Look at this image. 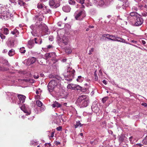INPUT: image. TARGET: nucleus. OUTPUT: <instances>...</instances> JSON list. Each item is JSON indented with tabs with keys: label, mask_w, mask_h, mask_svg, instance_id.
Listing matches in <instances>:
<instances>
[{
	"label": "nucleus",
	"mask_w": 147,
	"mask_h": 147,
	"mask_svg": "<svg viewBox=\"0 0 147 147\" xmlns=\"http://www.w3.org/2000/svg\"><path fill=\"white\" fill-rule=\"evenodd\" d=\"M49 40L50 41H52L53 40V38L52 36H49Z\"/></svg>",
	"instance_id": "52"
},
{
	"label": "nucleus",
	"mask_w": 147,
	"mask_h": 147,
	"mask_svg": "<svg viewBox=\"0 0 147 147\" xmlns=\"http://www.w3.org/2000/svg\"><path fill=\"white\" fill-rule=\"evenodd\" d=\"M132 10L133 11H137V8L135 7H133L132 9Z\"/></svg>",
	"instance_id": "51"
},
{
	"label": "nucleus",
	"mask_w": 147,
	"mask_h": 147,
	"mask_svg": "<svg viewBox=\"0 0 147 147\" xmlns=\"http://www.w3.org/2000/svg\"><path fill=\"white\" fill-rule=\"evenodd\" d=\"M65 51L66 52V53H68V54L70 53L71 52V51L70 50H69V51L67 50H66Z\"/></svg>",
	"instance_id": "53"
},
{
	"label": "nucleus",
	"mask_w": 147,
	"mask_h": 147,
	"mask_svg": "<svg viewBox=\"0 0 147 147\" xmlns=\"http://www.w3.org/2000/svg\"><path fill=\"white\" fill-rule=\"evenodd\" d=\"M34 40V41H35V43H36V44H38V42L36 41L37 40V38H35Z\"/></svg>",
	"instance_id": "56"
},
{
	"label": "nucleus",
	"mask_w": 147,
	"mask_h": 147,
	"mask_svg": "<svg viewBox=\"0 0 147 147\" xmlns=\"http://www.w3.org/2000/svg\"><path fill=\"white\" fill-rule=\"evenodd\" d=\"M102 36L103 37H105L108 39L110 40H112V35H110L108 34H103Z\"/></svg>",
	"instance_id": "21"
},
{
	"label": "nucleus",
	"mask_w": 147,
	"mask_h": 147,
	"mask_svg": "<svg viewBox=\"0 0 147 147\" xmlns=\"http://www.w3.org/2000/svg\"><path fill=\"white\" fill-rule=\"evenodd\" d=\"M75 73V70L72 69L69 65L67 67V70H65L63 74L65 80L67 81H72L74 78Z\"/></svg>",
	"instance_id": "3"
},
{
	"label": "nucleus",
	"mask_w": 147,
	"mask_h": 147,
	"mask_svg": "<svg viewBox=\"0 0 147 147\" xmlns=\"http://www.w3.org/2000/svg\"><path fill=\"white\" fill-rule=\"evenodd\" d=\"M95 141V140H94V142H93V141H91V142H90V144H92V145L94 143V144H96V143L95 142H94V141Z\"/></svg>",
	"instance_id": "60"
},
{
	"label": "nucleus",
	"mask_w": 147,
	"mask_h": 147,
	"mask_svg": "<svg viewBox=\"0 0 147 147\" xmlns=\"http://www.w3.org/2000/svg\"><path fill=\"white\" fill-rule=\"evenodd\" d=\"M74 90H80L81 91H82V87H81L80 86L78 85H77L76 84H75V86L74 87Z\"/></svg>",
	"instance_id": "25"
},
{
	"label": "nucleus",
	"mask_w": 147,
	"mask_h": 147,
	"mask_svg": "<svg viewBox=\"0 0 147 147\" xmlns=\"http://www.w3.org/2000/svg\"><path fill=\"white\" fill-rule=\"evenodd\" d=\"M142 42L144 45L146 43V42L144 40H142Z\"/></svg>",
	"instance_id": "61"
},
{
	"label": "nucleus",
	"mask_w": 147,
	"mask_h": 147,
	"mask_svg": "<svg viewBox=\"0 0 147 147\" xmlns=\"http://www.w3.org/2000/svg\"><path fill=\"white\" fill-rule=\"evenodd\" d=\"M20 108L22 110L27 114V115H29L30 113V111L29 109L25 107L24 105H22V106L20 107Z\"/></svg>",
	"instance_id": "15"
},
{
	"label": "nucleus",
	"mask_w": 147,
	"mask_h": 147,
	"mask_svg": "<svg viewBox=\"0 0 147 147\" xmlns=\"http://www.w3.org/2000/svg\"><path fill=\"white\" fill-rule=\"evenodd\" d=\"M11 15V13L7 12L4 9H3L1 10L0 18L2 19L3 20H6L10 18Z\"/></svg>",
	"instance_id": "6"
},
{
	"label": "nucleus",
	"mask_w": 147,
	"mask_h": 147,
	"mask_svg": "<svg viewBox=\"0 0 147 147\" xmlns=\"http://www.w3.org/2000/svg\"><path fill=\"white\" fill-rule=\"evenodd\" d=\"M142 143L145 144H147V136H146L145 138L142 141Z\"/></svg>",
	"instance_id": "36"
},
{
	"label": "nucleus",
	"mask_w": 147,
	"mask_h": 147,
	"mask_svg": "<svg viewBox=\"0 0 147 147\" xmlns=\"http://www.w3.org/2000/svg\"><path fill=\"white\" fill-rule=\"evenodd\" d=\"M102 83L105 85H106L107 84V82L105 80H104L102 81Z\"/></svg>",
	"instance_id": "55"
},
{
	"label": "nucleus",
	"mask_w": 147,
	"mask_h": 147,
	"mask_svg": "<svg viewBox=\"0 0 147 147\" xmlns=\"http://www.w3.org/2000/svg\"><path fill=\"white\" fill-rule=\"evenodd\" d=\"M57 131H60L62 129V127L61 126H59L57 128Z\"/></svg>",
	"instance_id": "50"
},
{
	"label": "nucleus",
	"mask_w": 147,
	"mask_h": 147,
	"mask_svg": "<svg viewBox=\"0 0 147 147\" xmlns=\"http://www.w3.org/2000/svg\"><path fill=\"white\" fill-rule=\"evenodd\" d=\"M108 97H105L102 99V101L103 103H105L106 101L108 99Z\"/></svg>",
	"instance_id": "39"
},
{
	"label": "nucleus",
	"mask_w": 147,
	"mask_h": 147,
	"mask_svg": "<svg viewBox=\"0 0 147 147\" xmlns=\"http://www.w3.org/2000/svg\"><path fill=\"white\" fill-rule=\"evenodd\" d=\"M115 40H116V41L121 42L122 43H125L126 44H129L130 45H132L134 47H137L138 49H142V48H141V47H140L138 46H137L135 45L132 44L130 43L129 42H126L125 41V39H124L122 38H121L120 37H119L117 40V39Z\"/></svg>",
	"instance_id": "9"
},
{
	"label": "nucleus",
	"mask_w": 147,
	"mask_h": 147,
	"mask_svg": "<svg viewBox=\"0 0 147 147\" xmlns=\"http://www.w3.org/2000/svg\"><path fill=\"white\" fill-rule=\"evenodd\" d=\"M15 54V51L14 49H11L8 52V55L10 57L13 56Z\"/></svg>",
	"instance_id": "23"
},
{
	"label": "nucleus",
	"mask_w": 147,
	"mask_h": 147,
	"mask_svg": "<svg viewBox=\"0 0 147 147\" xmlns=\"http://www.w3.org/2000/svg\"><path fill=\"white\" fill-rule=\"evenodd\" d=\"M87 1L88 3L86 4V6L87 7H89L90 6L92 5L91 3H88L89 2V0H87Z\"/></svg>",
	"instance_id": "44"
},
{
	"label": "nucleus",
	"mask_w": 147,
	"mask_h": 147,
	"mask_svg": "<svg viewBox=\"0 0 147 147\" xmlns=\"http://www.w3.org/2000/svg\"><path fill=\"white\" fill-rule=\"evenodd\" d=\"M82 125L81 124L80 121H77L76 124L74 125L75 127V128H77L78 127H81Z\"/></svg>",
	"instance_id": "26"
},
{
	"label": "nucleus",
	"mask_w": 147,
	"mask_h": 147,
	"mask_svg": "<svg viewBox=\"0 0 147 147\" xmlns=\"http://www.w3.org/2000/svg\"><path fill=\"white\" fill-rule=\"evenodd\" d=\"M7 44L9 47L11 48L13 46L14 43L13 41H11L8 40L7 42Z\"/></svg>",
	"instance_id": "22"
},
{
	"label": "nucleus",
	"mask_w": 147,
	"mask_h": 147,
	"mask_svg": "<svg viewBox=\"0 0 147 147\" xmlns=\"http://www.w3.org/2000/svg\"><path fill=\"white\" fill-rule=\"evenodd\" d=\"M76 19L78 20H82L86 16L85 11L83 10L79 12L76 11L74 14Z\"/></svg>",
	"instance_id": "5"
},
{
	"label": "nucleus",
	"mask_w": 147,
	"mask_h": 147,
	"mask_svg": "<svg viewBox=\"0 0 147 147\" xmlns=\"http://www.w3.org/2000/svg\"><path fill=\"white\" fill-rule=\"evenodd\" d=\"M26 51L25 48L22 47L20 49V52L22 53H24Z\"/></svg>",
	"instance_id": "31"
},
{
	"label": "nucleus",
	"mask_w": 147,
	"mask_h": 147,
	"mask_svg": "<svg viewBox=\"0 0 147 147\" xmlns=\"http://www.w3.org/2000/svg\"><path fill=\"white\" fill-rule=\"evenodd\" d=\"M61 105L60 104L56 101L54 102L52 105V106L53 107L56 108L60 107H61Z\"/></svg>",
	"instance_id": "19"
},
{
	"label": "nucleus",
	"mask_w": 147,
	"mask_h": 147,
	"mask_svg": "<svg viewBox=\"0 0 147 147\" xmlns=\"http://www.w3.org/2000/svg\"><path fill=\"white\" fill-rule=\"evenodd\" d=\"M34 78H35V79H37L38 78L39 76H36L35 75H34Z\"/></svg>",
	"instance_id": "63"
},
{
	"label": "nucleus",
	"mask_w": 147,
	"mask_h": 147,
	"mask_svg": "<svg viewBox=\"0 0 147 147\" xmlns=\"http://www.w3.org/2000/svg\"><path fill=\"white\" fill-rule=\"evenodd\" d=\"M7 50L6 49H4L3 51V53H7Z\"/></svg>",
	"instance_id": "59"
},
{
	"label": "nucleus",
	"mask_w": 147,
	"mask_h": 147,
	"mask_svg": "<svg viewBox=\"0 0 147 147\" xmlns=\"http://www.w3.org/2000/svg\"><path fill=\"white\" fill-rule=\"evenodd\" d=\"M57 85V83L55 80L51 81L49 83L47 87L50 92H52L55 86Z\"/></svg>",
	"instance_id": "7"
},
{
	"label": "nucleus",
	"mask_w": 147,
	"mask_h": 147,
	"mask_svg": "<svg viewBox=\"0 0 147 147\" xmlns=\"http://www.w3.org/2000/svg\"><path fill=\"white\" fill-rule=\"evenodd\" d=\"M68 2L70 5H74L75 3V1L74 0H69Z\"/></svg>",
	"instance_id": "37"
},
{
	"label": "nucleus",
	"mask_w": 147,
	"mask_h": 147,
	"mask_svg": "<svg viewBox=\"0 0 147 147\" xmlns=\"http://www.w3.org/2000/svg\"><path fill=\"white\" fill-rule=\"evenodd\" d=\"M71 8L68 5L64 6L62 8L63 10L65 12H69L71 10Z\"/></svg>",
	"instance_id": "18"
},
{
	"label": "nucleus",
	"mask_w": 147,
	"mask_h": 147,
	"mask_svg": "<svg viewBox=\"0 0 147 147\" xmlns=\"http://www.w3.org/2000/svg\"><path fill=\"white\" fill-rule=\"evenodd\" d=\"M37 7L38 9H45L44 8V5H43L41 3H38L37 5Z\"/></svg>",
	"instance_id": "32"
},
{
	"label": "nucleus",
	"mask_w": 147,
	"mask_h": 147,
	"mask_svg": "<svg viewBox=\"0 0 147 147\" xmlns=\"http://www.w3.org/2000/svg\"><path fill=\"white\" fill-rule=\"evenodd\" d=\"M125 137V136L123 135H121V136L119 137V140L121 142H122L124 140V138Z\"/></svg>",
	"instance_id": "34"
},
{
	"label": "nucleus",
	"mask_w": 147,
	"mask_h": 147,
	"mask_svg": "<svg viewBox=\"0 0 147 147\" xmlns=\"http://www.w3.org/2000/svg\"><path fill=\"white\" fill-rule=\"evenodd\" d=\"M143 145L141 143L137 144H136L134 145V146H138L140 147H141Z\"/></svg>",
	"instance_id": "49"
},
{
	"label": "nucleus",
	"mask_w": 147,
	"mask_h": 147,
	"mask_svg": "<svg viewBox=\"0 0 147 147\" xmlns=\"http://www.w3.org/2000/svg\"><path fill=\"white\" fill-rule=\"evenodd\" d=\"M119 37L116 35H112V40L113 41H116V40H117Z\"/></svg>",
	"instance_id": "35"
},
{
	"label": "nucleus",
	"mask_w": 147,
	"mask_h": 147,
	"mask_svg": "<svg viewBox=\"0 0 147 147\" xmlns=\"http://www.w3.org/2000/svg\"><path fill=\"white\" fill-rule=\"evenodd\" d=\"M88 97L86 95H82L80 96L76 102V104L80 108L86 107L89 103Z\"/></svg>",
	"instance_id": "2"
},
{
	"label": "nucleus",
	"mask_w": 147,
	"mask_h": 147,
	"mask_svg": "<svg viewBox=\"0 0 147 147\" xmlns=\"http://www.w3.org/2000/svg\"><path fill=\"white\" fill-rule=\"evenodd\" d=\"M34 20H37L36 23L35 24H32L30 26L32 30L31 33L33 36H38L39 34L38 32L40 33L43 32L47 34L49 33L47 26L42 22V19L41 18H38L37 16H36L34 18Z\"/></svg>",
	"instance_id": "1"
},
{
	"label": "nucleus",
	"mask_w": 147,
	"mask_h": 147,
	"mask_svg": "<svg viewBox=\"0 0 147 147\" xmlns=\"http://www.w3.org/2000/svg\"><path fill=\"white\" fill-rule=\"evenodd\" d=\"M49 4L51 7L56 8L59 7L60 4L58 2H56L53 0H50L49 1Z\"/></svg>",
	"instance_id": "12"
},
{
	"label": "nucleus",
	"mask_w": 147,
	"mask_h": 147,
	"mask_svg": "<svg viewBox=\"0 0 147 147\" xmlns=\"http://www.w3.org/2000/svg\"><path fill=\"white\" fill-rule=\"evenodd\" d=\"M81 8H85V6L83 5L82 4H81V7H80Z\"/></svg>",
	"instance_id": "64"
},
{
	"label": "nucleus",
	"mask_w": 147,
	"mask_h": 147,
	"mask_svg": "<svg viewBox=\"0 0 147 147\" xmlns=\"http://www.w3.org/2000/svg\"><path fill=\"white\" fill-rule=\"evenodd\" d=\"M45 9L47 13H51V11L50 9L47 8L46 7H45Z\"/></svg>",
	"instance_id": "41"
},
{
	"label": "nucleus",
	"mask_w": 147,
	"mask_h": 147,
	"mask_svg": "<svg viewBox=\"0 0 147 147\" xmlns=\"http://www.w3.org/2000/svg\"><path fill=\"white\" fill-rule=\"evenodd\" d=\"M78 3L83 4L84 3V0H76Z\"/></svg>",
	"instance_id": "42"
},
{
	"label": "nucleus",
	"mask_w": 147,
	"mask_h": 147,
	"mask_svg": "<svg viewBox=\"0 0 147 147\" xmlns=\"http://www.w3.org/2000/svg\"><path fill=\"white\" fill-rule=\"evenodd\" d=\"M3 33L5 35H7L9 33V30L6 28H4L3 29Z\"/></svg>",
	"instance_id": "29"
},
{
	"label": "nucleus",
	"mask_w": 147,
	"mask_h": 147,
	"mask_svg": "<svg viewBox=\"0 0 147 147\" xmlns=\"http://www.w3.org/2000/svg\"><path fill=\"white\" fill-rule=\"evenodd\" d=\"M18 97L19 99V101L17 102L18 104L22 105L24 102L26 97L25 96L21 94H18Z\"/></svg>",
	"instance_id": "10"
},
{
	"label": "nucleus",
	"mask_w": 147,
	"mask_h": 147,
	"mask_svg": "<svg viewBox=\"0 0 147 147\" xmlns=\"http://www.w3.org/2000/svg\"><path fill=\"white\" fill-rule=\"evenodd\" d=\"M9 1L12 3H14V5L17 3L16 0H9Z\"/></svg>",
	"instance_id": "47"
},
{
	"label": "nucleus",
	"mask_w": 147,
	"mask_h": 147,
	"mask_svg": "<svg viewBox=\"0 0 147 147\" xmlns=\"http://www.w3.org/2000/svg\"><path fill=\"white\" fill-rule=\"evenodd\" d=\"M17 1L18 4L21 6H23L25 4V3L22 0H18Z\"/></svg>",
	"instance_id": "33"
},
{
	"label": "nucleus",
	"mask_w": 147,
	"mask_h": 147,
	"mask_svg": "<svg viewBox=\"0 0 147 147\" xmlns=\"http://www.w3.org/2000/svg\"><path fill=\"white\" fill-rule=\"evenodd\" d=\"M94 51V48H91L90 50L89 51V53H88L89 55H90L92 54V52H93Z\"/></svg>",
	"instance_id": "40"
},
{
	"label": "nucleus",
	"mask_w": 147,
	"mask_h": 147,
	"mask_svg": "<svg viewBox=\"0 0 147 147\" xmlns=\"http://www.w3.org/2000/svg\"><path fill=\"white\" fill-rule=\"evenodd\" d=\"M129 3L127 1H125L123 2V4L121 6L120 5H117V9H119L120 8H122V9H125L127 7L129 6Z\"/></svg>",
	"instance_id": "16"
},
{
	"label": "nucleus",
	"mask_w": 147,
	"mask_h": 147,
	"mask_svg": "<svg viewBox=\"0 0 147 147\" xmlns=\"http://www.w3.org/2000/svg\"><path fill=\"white\" fill-rule=\"evenodd\" d=\"M75 86V84H70L68 85L67 86V88L68 89H71L72 90H74V87Z\"/></svg>",
	"instance_id": "24"
},
{
	"label": "nucleus",
	"mask_w": 147,
	"mask_h": 147,
	"mask_svg": "<svg viewBox=\"0 0 147 147\" xmlns=\"http://www.w3.org/2000/svg\"><path fill=\"white\" fill-rule=\"evenodd\" d=\"M19 73L21 74H25L26 72L25 71L20 70L19 71Z\"/></svg>",
	"instance_id": "48"
},
{
	"label": "nucleus",
	"mask_w": 147,
	"mask_h": 147,
	"mask_svg": "<svg viewBox=\"0 0 147 147\" xmlns=\"http://www.w3.org/2000/svg\"><path fill=\"white\" fill-rule=\"evenodd\" d=\"M7 94L9 96L11 100H12V102L13 103L16 102V100H17V95L13 93H8Z\"/></svg>",
	"instance_id": "11"
},
{
	"label": "nucleus",
	"mask_w": 147,
	"mask_h": 147,
	"mask_svg": "<svg viewBox=\"0 0 147 147\" xmlns=\"http://www.w3.org/2000/svg\"><path fill=\"white\" fill-rule=\"evenodd\" d=\"M130 22L133 25L139 26L143 23V20L141 17L138 16L133 20H130Z\"/></svg>",
	"instance_id": "4"
},
{
	"label": "nucleus",
	"mask_w": 147,
	"mask_h": 147,
	"mask_svg": "<svg viewBox=\"0 0 147 147\" xmlns=\"http://www.w3.org/2000/svg\"><path fill=\"white\" fill-rule=\"evenodd\" d=\"M36 60V59L34 57H32L28 59L29 63V65L32 64L35 62Z\"/></svg>",
	"instance_id": "20"
},
{
	"label": "nucleus",
	"mask_w": 147,
	"mask_h": 147,
	"mask_svg": "<svg viewBox=\"0 0 147 147\" xmlns=\"http://www.w3.org/2000/svg\"><path fill=\"white\" fill-rule=\"evenodd\" d=\"M51 54L50 53H47L45 55V58L46 59H49L51 58Z\"/></svg>",
	"instance_id": "28"
},
{
	"label": "nucleus",
	"mask_w": 147,
	"mask_h": 147,
	"mask_svg": "<svg viewBox=\"0 0 147 147\" xmlns=\"http://www.w3.org/2000/svg\"><path fill=\"white\" fill-rule=\"evenodd\" d=\"M94 80L95 81L97 80H98V77L97 76V75L96 74L95 72L94 73Z\"/></svg>",
	"instance_id": "45"
},
{
	"label": "nucleus",
	"mask_w": 147,
	"mask_h": 147,
	"mask_svg": "<svg viewBox=\"0 0 147 147\" xmlns=\"http://www.w3.org/2000/svg\"><path fill=\"white\" fill-rule=\"evenodd\" d=\"M83 78L81 76H79L78 77V78L77 79V80L78 82H81L83 81Z\"/></svg>",
	"instance_id": "30"
},
{
	"label": "nucleus",
	"mask_w": 147,
	"mask_h": 147,
	"mask_svg": "<svg viewBox=\"0 0 147 147\" xmlns=\"http://www.w3.org/2000/svg\"><path fill=\"white\" fill-rule=\"evenodd\" d=\"M57 41L59 43H63L65 45H66L68 43V39L66 36H63L61 38L58 36L57 38Z\"/></svg>",
	"instance_id": "8"
},
{
	"label": "nucleus",
	"mask_w": 147,
	"mask_h": 147,
	"mask_svg": "<svg viewBox=\"0 0 147 147\" xmlns=\"http://www.w3.org/2000/svg\"><path fill=\"white\" fill-rule=\"evenodd\" d=\"M27 45L30 49L32 48L34 45L33 39H30L28 41Z\"/></svg>",
	"instance_id": "17"
},
{
	"label": "nucleus",
	"mask_w": 147,
	"mask_h": 147,
	"mask_svg": "<svg viewBox=\"0 0 147 147\" xmlns=\"http://www.w3.org/2000/svg\"><path fill=\"white\" fill-rule=\"evenodd\" d=\"M51 57V58H53L56 56V54L55 52H52L50 53Z\"/></svg>",
	"instance_id": "38"
},
{
	"label": "nucleus",
	"mask_w": 147,
	"mask_h": 147,
	"mask_svg": "<svg viewBox=\"0 0 147 147\" xmlns=\"http://www.w3.org/2000/svg\"><path fill=\"white\" fill-rule=\"evenodd\" d=\"M52 46L51 45H49L47 46V48L48 49L52 48Z\"/></svg>",
	"instance_id": "58"
},
{
	"label": "nucleus",
	"mask_w": 147,
	"mask_h": 147,
	"mask_svg": "<svg viewBox=\"0 0 147 147\" xmlns=\"http://www.w3.org/2000/svg\"><path fill=\"white\" fill-rule=\"evenodd\" d=\"M7 70V69L5 70L2 67H1L0 66V71Z\"/></svg>",
	"instance_id": "54"
},
{
	"label": "nucleus",
	"mask_w": 147,
	"mask_h": 147,
	"mask_svg": "<svg viewBox=\"0 0 147 147\" xmlns=\"http://www.w3.org/2000/svg\"><path fill=\"white\" fill-rule=\"evenodd\" d=\"M96 4L97 5L102 6L104 5H107L108 4L107 1L104 0H96Z\"/></svg>",
	"instance_id": "13"
},
{
	"label": "nucleus",
	"mask_w": 147,
	"mask_h": 147,
	"mask_svg": "<svg viewBox=\"0 0 147 147\" xmlns=\"http://www.w3.org/2000/svg\"><path fill=\"white\" fill-rule=\"evenodd\" d=\"M36 104L39 107H40L42 105V102L39 100H36Z\"/></svg>",
	"instance_id": "27"
},
{
	"label": "nucleus",
	"mask_w": 147,
	"mask_h": 147,
	"mask_svg": "<svg viewBox=\"0 0 147 147\" xmlns=\"http://www.w3.org/2000/svg\"><path fill=\"white\" fill-rule=\"evenodd\" d=\"M142 105L144 107H146L147 106V104L146 103H143L142 104Z\"/></svg>",
	"instance_id": "57"
},
{
	"label": "nucleus",
	"mask_w": 147,
	"mask_h": 147,
	"mask_svg": "<svg viewBox=\"0 0 147 147\" xmlns=\"http://www.w3.org/2000/svg\"><path fill=\"white\" fill-rule=\"evenodd\" d=\"M48 145L49 146H51V144L50 143H45V145L46 146Z\"/></svg>",
	"instance_id": "62"
},
{
	"label": "nucleus",
	"mask_w": 147,
	"mask_h": 147,
	"mask_svg": "<svg viewBox=\"0 0 147 147\" xmlns=\"http://www.w3.org/2000/svg\"><path fill=\"white\" fill-rule=\"evenodd\" d=\"M0 36L1 38L2 39H5V36L2 33H0Z\"/></svg>",
	"instance_id": "43"
},
{
	"label": "nucleus",
	"mask_w": 147,
	"mask_h": 147,
	"mask_svg": "<svg viewBox=\"0 0 147 147\" xmlns=\"http://www.w3.org/2000/svg\"><path fill=\"white\" fill-rule=\"evenodd\" d=\"M139 16L136 12H132L130 13L129 16L128 17V20H133Z\"/></svg>",
	"instance_id": "14"
},
{
	"label": "nucleus",
	"mask_w": 147,
	"mask_h": 147,
	"mask_svg": "<svg viewBox=\"0 0 147 147\" xmlns=\"http://www.w3.org/2000/svg\"><path fill=\"white\" fill-rule=\"evenodd\" d=\"M129 41H130L132 43H134L135 44H137V45H139L137 43L138 41H137L135 40H130Z\"/></svg>",
	"instance_id": "46"
}]
</instances>
